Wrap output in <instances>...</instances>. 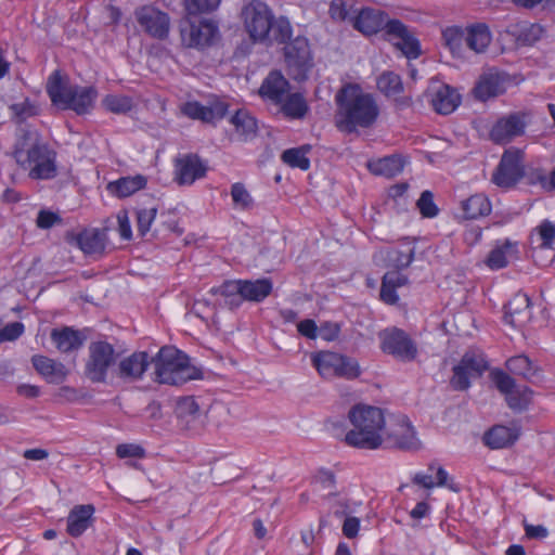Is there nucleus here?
<instances>
[{"mask_svg":"<svg viewBox=\"0 0 555 555\" xmlns=\"http://www.w3.org/2000/svg\"><path fill=\"white\" fill-rule=\"evenodd\" d=\"M335 125L346 133L372 128L380 114L375 96L356 83L344 86L335 95Z\"/></svg>","mask_w":555,"mask_h":555,"instance_id":"f257e3e1","label":"nucleus"},{"mask_svg":"<svg viewBox=\"0 0 555 555\" xmlns=\"http://www.w3.org/2000/svg\"><path fill=\"white\" fill-rule=\"evenodd\" d=\"M348 418L353 426L345 436L348 446L367 450L382 446L387 425L382 409L358 403L350 409Z\"/></svg>","mask_w":555,"mask_h":555,"instance_id":"f03ea898","label":"nucleus"},{"mask_svg":"<svg viewBox=\"0 0 555 555\" xmlns=\"http://www.w3.org/2000/svg\"><path fill=\"white\" fill-rule=\"evenodd\" d=\"M13 155L21 167L29 170L33 179H51L55 176L53 153L39 142L36 131L24 128L18 130Z\"/></svg>","mask_w":555,"mask_h":555,"instance_id":"7ed1b4c3","label":"nucleus"},{"mask_svg":"<svg viewBox=\"0 0 555 555\" xmlns=\"http://www.w3.org/2000/svg\"><path fill=\"white\" fill-rule=\"evenodd\" d=\"M47 92L53 104L70 108L77 114L88 113L96 98L93 87H78L64 81L59 72H54L48 79Z\"/></svg>","mask_w":555,"mask_h":555,"instance_id":"20e7f679","label":"nucleus"},{"mask_svg":"<svg viewBox=\"0 0 555 555\" xmlns=\"http://www.w3.org/2000/svg\"><path fill=\"white\" fill-rule=\"evenodd\" d=\"M157 377L176 375L184 380H196L206 378L201 366L194 359L175 346L162 347L156 356L152 358Z\"/></svg>","mask_w":555,"mask_h":555,"instance_id":"39448f33","label":"nucleus"},{"mask_svg":"<svg viewBox=\"0 0 555 555\" xmlns=\"http://www.w3.org/2000/svg\"><path fill=\"white\" fill-rule=\"evenodd\" d=\"M488 371L491 382H514L513 378L501 369L490 370L485 356L474 351L466 352L459 364L453 367L456 382L479 379L483 376V373Z\"/></svg>","mask_w":555,"mask_h":555,"instance_id":"423d86ee","label":"nucleus"},{"mask_svg":"<svg viewBox=\"0 0 555 555\" xmlns=\"http://www.w3.org/2000/svg\"><path fill=\"white\" fill-rule=\"evenodd\" d=\"M312 361L323 378L354 379L360 375V367L356 360L336 352H320L313 357Z\"/></svg>","mask_w":555,"mask_h":555,"instance_id":"0eeeda50","label":"nucleus"},{"mask_svg":"<svg viewBox=\"0 0 555 555\" xmlns=\"http://www.w3.org/2000/svg\"><path fill=\"white\" fill-rule=\"evenodd\" d=\"M378 339L382 351L399 361L411 362L418 354L416 343L398 327L383 330L378 333Z\"/></svg>","mask_w":555,"mask_h":555,"instance_id":"6e6552de","label":"nucleus"},{"mask_svg":"<svg viewBox=\"0 0 555 555\" xmlns=\"http://www.w3.org/2000/svg\"><path fill=\"white\" fill-rule=\"evenodd\" d=\"M210 405L194 396L179 397L175 404L177 425L181 430L198 431L204 423Z\"/></svg>","mask_w":555,"mask_h":555,"instance_id":"1a4fd4ad","label":"nucleus"},{"mask_svg":"<svg viewBox=\"0 0 555 555\" xmlns=\"http://www.w3.org/2000/svg\"><path fill=\"white\" fill-rule=\"evenodd\" d=\"M244 25L253 41H266L270 38L273 15L268 5L253 0L243 10Z\"/></svg>","mask_w":555,"mask_h":555,"instance_id":"9d476101","label":"nucleus"},{"mask_svg":"<svg viewBox=\"0 0 555 555\" xmlns=\"http://www.w3.org/2000/svg\"><path fill=\"white\" fill-rule=\"evenodd\" d=\"M285 62L288 73L295 80H304L307 78L312 67V57L309 42L305 37H296L284 48Z\"/></svg>","mask_w":555,"mask_h":555,"instance_id":"9b49d317","label":"nucleus"},{"mask_svg":"<svg viewBox=\"0 0 555 555\" xmlns=\"http://www.w3.org/2000/svg\"><path fill=\"white\" fill-rule=\"evenodd\" d=\"M115 362V348L105 340L90 343L88 347V359L86 362V374L92 380L105 378L107 370Z\"/></svg>","mask_w":555,"mask_h":555,"instance_id":"f8f14e48","label":"nucleus"},{"mask_svg":"<svg viewBox=\"0 0 555 555\" xmlns=\"http://www.w3.org/2000/svg\"><path fill=\"white\" fill-rule=\"evenodd\" d=\"M186 15L180 23L181 40L189 48H204L211 43L217 26L208 20H194Z\"/></svg>","mask_w":555,"mask_h":555,"instance_id":"ddd939ff","label":"nucleus"},{"mask_svg":"<svg viewBox=\"0 0 555 555\" xmlns=\"http://www.w3.org/2000/svg\"><path fill=\"white\" fill-rule=\"evenodd\" d=\"M524 175L522 152L518 149H509L504 152L492 181L500 188H512Z\"/></svg>","mask_w":555,"mask_h":555,"instance_id":"4468645a","label":"nucleus"},{"mask_svg":"<svg viewBox=\"0 0 555 555\" xmlns=\"http://www.w3.org/2000/svg\"><path fill=\"white\" fill-rule=\"evenodd\" d=\"M530 122V115L525 112L507 114L499 118L492 126L490 138L498 144H506L525 133Z\"/></svg>","mask_w":555,"mask_h":555,"instance_id":"2eb2a0df","label":"nucleus"},{"mask_svg":"<svg viewBox=\"0 0 555 555\" xmlns=\"http://www.w3.org/2000/svg\"><path fill=\"white\" fill-rule=\"evenodd\" d=\"M140 27L151 37L165 39L170 30L169 15L154 5H142L134 11Z\"/></svg>","mask_w":555,"mask_h":555,"instance_id":"dca6fc26","label":"nucleus"},{"mask_svg":"<svg viewBox=\"0 0 555 555\" xmlns=\"http://www.w3.org/2000/svg\"><path fill=\"white\" fill-rule=\"evenodd\" d=\"M388 424L389 427L386 433L395 447L411 452L418 451L422 448L416 430L405 415L391 416Z\"/></svg>","mask_w":555,"mask_h":555,"instance_id":"f3484780","label":"nucleus"},{"mask_svg":"<svg viewBox=\"0 0 555 555\" xmlns=\"http://www.w3.org/2000/svg\"><path fill=\"white\" fill-rule=\"evenodd\" d=\"M206 165L197 155L186 154L175 162V175L179 184H192L195 180L205 176Z\"/></svg>","mask_w":555,"mask_h":555,"instance_id":"a211bd4d","label":"nucleus"},{"mask_svg":"<svg viewBox=\"0 0 555 555\" xmlns=\"http://www.w3.org/2000/svg\"><path fill=\"white\" fill-rule=\"evenodd\" d=\"M93 504L75 505L67 515L66 532L73 538L81 537L94 522Z\"/></svg>","mask_w":555,"mask_h":555,"instance_id":"6ab92c4d","label":"nucleus"},{"mask_svg":"<svg viewBox=\"0 0 555 555\" xmlns=\"http://www.w3.org/2000/svg\"><path fill=\"white\" fill-rule=\"evenodd\" d=\"M228 106L225 103L217 101L210 105H202L201 103L186 102L182 105L181 111L184 115L192 119H198L204 122H216L224 117Z\"/></svg>","mask_w":555,"mask_h":555,"instance_id":"aec40b11","label":"nucleus"},{"mask_svg":"<svg viewBox=\"0 0 555 555\" xmlns=\"http://www.w3.org/2000/svg\"><path fill=\"white\" fill-rule=\"evenodd\" d=\"M505 397L507 405L514 411H522L531 402L533 391L527 384H494Z\"/></svg>","mask_w":555,"mask_h":555,"instance_id":"412c9836","label":"nucleus"},{"mask_svg":"<svg viewBox=\"0 0 555 555\" xmlns=\"http://www.w3.org/2000/svg\"><path fill=\"white\" fill-rule=\"evenodd\" d=\"M289 83L279 72H271L262 81L259 88V95L274 105L283 102V98L288 93Z\"/></svg>","mask_w":555,"mask_h":555,"instance_id":"4be33fe9","label":"nucleus"},{"mask_svg":"<svg viewBox=\"0 0 555 555\" xmlns=\"http://www.w3.org/2000/svg\"><path fill=\"white\" fill-rule=\"evenodd\" d=\"M518 257V245L511 240L496 241L490 250L486 264L491 270H499L506 267L512 260Z\"/></svg>","mask_w":555,"mask_h":555,"instance_id":"5701e85b","label":"nucleus"},{"mask_svg":"<svg viewBox=\"0 0 555 555\" xmlns=\"http://www.w3.org/2000/svg\"><path fill=\"white\" fill-rule=\"evenodd\" d=\"M530 318V299L526 294L515 295L505 306L504 320L512 326H522Z\"/></svg>","mask_w":555,"mask_h":555,"instance_id":"b1692460","label":"nucleus"},{"mask_svg":"<svg viewBox=\"0 0 555 555\" xmlns=\"http://www.w3.org/2000/svg\"><path fill=\"white\" fill-rule=\"evenodd\" d=\"M519 435L520 428L517 426L495 425L485 434L483 442L491 449H503L514 444Z\"/></svg>","mask_w":555,"mask_h":555,"instance_id":"393cba45","label":"nucleus"},{"mask_svg":"<svg viewBox=\"0 0 555 555\" xmlns=\"http://www.w3.org/2000/svg\"><path fill=\"white\" fill-rule=\"evenodd\" d=\"M505 90V78L499 73H488L480 77L474 92L476 98L486 101L490 98L498 96Z\"/></svg>","mask_w":555,"mask_h":555,"instance_id":"a878e982","label":"nucleus"},{"mask_svg":"<svg viewBox=\"0 0 555 555\" xmlns=\"http://www.w3.org/2000/svg\"><path fill=\"white\" fill-rule=\"evenodd\" d=\"M460 94L450 86L441 85L431 94V105L439 114H450L460 104Z\"/></svg>","mask_w":555,"mask_h":555,"instance_id":"bb28decb","label":"nucleus"},{"mask_svg":"<svg viewBox=\"0 0 555 555\" xmlns=\"http://www.w3.org/2000/svg\"><path fill=\"white\" fill-rule=\"evenodd\" d=\"M72 241L86 254V255H100L105 249V233L98 229L83 230Z\"/></svg>","mask_w":555,"mask_h":555,"instance_id":"cd10ccee","label":"nucleus"},{"mask_svg":"<svg viewBox=\"0 0 555 555\" xmlns=\"http://www.w3.org/2000/svg\"><path fill=\"white\" fill-rule=\"evenodd\" d=\"M151 361L147 352H134L119 362V375L122 378H141Z\"/></svg>","mask_w":555,"mask_h":555,"instance_id":"c85d7f7f","label":"nucleus"},{"mask_svg":"<svg viewBox=\"0 0 555 555\" xmlns=\"http://www.w3.org/2000/svg\"><path fill=\"white\" fill-rule=\"evenodd\" d=\"M147 179L143 175L121 177L107 184V191L119 197H128L146 186Z\"/></svg>","mask_w":555,"mask_h":555,"instance_id":"c756f323","label":"nucleus"},{"mask_svg":"<svg viewBox=\"0 0 555 555\" xmlns=\"http://www.w3.org/2000/svg\"><path fill=\"white\" fill-rule=\"evenodd\" d=\"M491 39L490 30L485 24H476L465 28V47L475 53L485 52Z\"/></svg>","mask_w":555,"mask_h":555,"instance_id":"7c9ffc66","label":"nucleus"},{"mask_svg":"<svg viewBox=\"0 0 555 555\" xmlns=\"http://www.w3.org/2000/svg\"><path fill=\"white\" fill-rule=\"evenodd\" d=\"M276 106H279V111L289 119H301L309 111L306 99L299 92H288L285 98H283V102L278 103Z\"/></svg>","mask_w":555,"mask_h":555,"instance_id":"2f4dec72","label":"nucleus"},{"mask_svg":"<svg viewBox=\"0 0 555 555\" xmlns=\"http://www.w3.org/2000/svg\"><path fill=\"white\" fill-rule=\"evenodd\" d=\"M51 339L61 352H70L81 347L83 340L78 331L64 326L62 328H53Z\"/></svg>","mask_w":555,"mask_h":555,"instance_id":"473e14b6","label":"nucleus"},{"mask_svg":"<svg viewBox=\"0 0 555 555\" xmlns=\"http://www.w3.org/2000/svg\"><path fill=\"white\" fill-rule=\"evenodd\" d=\"M386 15L375 9H363L360 11L354 27L363 34H375L384 28Z\"/></svg>","mask_w":555,"mask_h":555,"instance_id":"72a5a7b5","label":"nucleus"},{"mask_svg":"<svg viewBox=\"0 0 555 555\" xmlns=\"http://www.w3.org/2000/svg\"><path fill=\"white\" fill-rule=\"evenodd\" d=\"M463 216L466 219H477L488 216L491 212V203L489 198L481 193L474 194L461 202Z\"/></svg>","mask_w":555,"mask_h":555,"instance_id":"f704fd0d","label":"nucleus"},{"mask_svg":"<svg viewBox=\"0 0 555 555\" xmlns=\"http://www.w3.org/2000/svg\"><path fill=\"white\" fill-rule=\"evenodd\" d=\"M35 370L44 378H66L67 369L61 362L50 359L46 356L36 354L31 358Z\"/></svg>","mask_w":555,"mask_h":555,"instance_id":"c9c22d12","label":"nucleus"},{"mask_svg":"<svg viewBox=\"0 0 555 555\" xmlns=\"http://www.w3.org/2000/svg\"><path fill=\"white\" fill-rule=\"evenodd\" d=\"M272 291V283L268 279L256 281L242 280V298L249 301H262Z\"/></svg>","mask_w":555,"mask_h":555,"instance_id":"e433bc0d","label":"nucleus"},{"mask_svg":"<svg viewBox=\"0 0 555 555\" xmlns=\"http://www.w3.org/2000/svg\"><path fill=\"white\" fill-rule=\"evenodd\" d=\"M403 159L398 155H391L369 164L370 170L376 176L387 178L395 177L403 170Z\"/></svg>","mask_w":555,"mask_h":555,"instance_id":"4c0bfd02","label":"nucleus"},{"mask_svg":"<svg viewBox=\"0 0 555 555\" xmlns=\"http://www.w3.org/2000/svg\"><path fill=\"white\" fill-rule=\"evenodd\" d=\"M507 370L516 377L530 379L532 377H540L539 370L534 369L530 360L526 356H517L507 360Z\"/></svg>","mask_w":555,"mask_h":555,"instance_id":"58836bf2","label":"nucleus"},{"mask_svg":"<svg viewBox=\"0 0 555 555\" xmlns=\"http://www.w3.org/2000/svg\"><path fill=\"white\" fill-rule=\"evenodd\" d=\"M231 124L244 140L251 138L257 131V121L255 117L244 109L237 111L235 115L232 116Z\"/></svg>","mask_w":555,"mask_h":555,"instance_id":"ea45409f","label":"nucleus"},{"mask_svg":"<svg viewBox=\"0 0 555 555\" xmlns=\"http://www.w3.org/2000/svg\"><path fill=\"white\" fill-rule=\"evenodd\" d=\"M310 149V145L288 149L282 153V160L292 168L308 170L310 167V160L307 157V154Z\"/></svg>","mask_w":555,"mask_h":555,"instance_id":"a19ab883","label":"nucleus"},{"mask_svg":"<svg viewBox=\"0 0 555 555\" xmlns=\"http://www.w3.org/2000/svg\"><path fill=\"white\" fill-rule=\"evenodd\" d=\"M444 44L450 49L451 53L462 56L465 48V29L461 27H448L442 33Z\"/></svg>","mask_w":555,"mask_h":555,"instance_id":"79ce46f5","label":"nucleus"},{"mask_svg":"<svg viewBox=\"0 0 555 555\" xmlns=\"http://www.w3.org/2000/svg\"><path fill=\"white\" fill-rule=\"evenodd\" d=\"M377 88L386 96H397L403 91V85L399 75L392 72H384L377 79Z\"/></svg>","mask_w":555,"mask_h":555,"instance_id":"37998d69","label":"nucleus"},{"mask_svg":"<svg viewBox=\"0 0 555 555\" xmlns=\"http://www.w3.org/2000/svg\"><path fill=\"white\" fill-rule=\"evenodd\" d=\"M54 396L57 402H82L90 398V393L86 387H75L67 384L62 385Z\"/></svg>","mask_w":555,"mask_h":555,"instance_id":"c03bdc74","label":"nucleus"},{"mask_svg":"<svg viewBox=\"0 0 555 555\" xmlns=\"http://www.w3.org/2000/svg\"><path fill=\"white\" fill-rule=\"evenodd\" d=\"M105 109L114 114H126L133 107V100L122 94H108L102 100Z\"/></svg>","mask_w":555,"mask_h":555,"instance_id":"a18cd8bd","label":"nucleus"},{"mask_svg":"<svg viewBox=\"0 0 555 555\" xmlns=\"http://www.w3.org/2000/svg\"><path fill=\"white\" fill-rule=\"evenodd\" d=\"M292 36V26L286 18L272 20V27L270 29V38L268 41H276L279 43L286 42Z\"/></svg>","mask_w":555,"mask_h":555,"instance_id":"49530a36","label":"nucleus"},{"mask_svg":"<svg viewBox=\"0 0 555 555\" xmlns=\"http://www.w3.org/2000/svg\"><path fill=\"white\" fill-rule=\"evenodd\" d=\"M221 0H185L184 7L186 15L196 16L201 13H207L215 10Z\"/></svg>","mask_w":555,"mask_h":555,"instance_id":"de8ad7c7","label":"nucleus"},{"mask_svg":"<svg viewBox=\"0 0 555 555\" xmlns=\"http://www.w3.org/2000/svg\"><path fill=\"white\" fill-rule=\"evenodd\" d=\"M231 196L234 205L241 209H248L253 206V198L242 183L232 185Z\"/></svg>","mask_w":555,"mask_h":555,"instance_id":"09e8293b","label":"nucleus"},{"mask_svg":"<svg viewBox=\"0 0 555 555\" xmlns=\"http://www.w3.org/2000/svg\"><path fill=\"white\" fill-rule=\"evenodd\" d=\"M157 215L155 207L140 209L137 212L138 232L144 236L150 230Z\"/></svg>","mask_w":555,"mask_h":555,"instance_id":"8fccbe9b","label":"nucleus"},{"mask_svg":"<svg viewBox=\"0 0 555 555\" xmlns=\"http://www.w3.org/2000/svg\"><path fill=\"white\" fill-rule=\"evenodd\" d=\"M416 205L420 212L425 218H434L438 215V208L434 202V195L430 191H424Z\"/></svg>","mask_w":555,"mask_h":555,"instance_id":"3c124183","label":"nucleus"},{"mask_svg":"<svg viewBox=\"0 0 555 555\" xmlns=\"http://www.w3.org/2000/svg\"><path fill=\"white\" fill-rule=\"evenodd\" d=\"M116 455L119 459L134 457L143 459L146 452L143 447L135 443H121L116 447Z\"/></svg>","mask_w":555,"mask_h":555,"instance_id":"603ef678","label":"nucleus"},{"mask_svg":"<svg viewBox=\"0 0 555 555\" xmlns=\"http://www.w3.org/2000/svg\"><path fill=\"white\" fill-rule=\"evenodd\" d=\"M537 232L541 238V247L548 248L553 244V240L555 238V224L548 220H543L539 227H537Z\"/></svg>","mask_w":555,"mask_h":555,"instance_id":"864d4df0","label":"nucleus"},{"mask_svg":"<svg viewBox=\"0 0 555 555\" xmlns=\"http://www.w3.org/2000/svg\"><path fill=\"white\" fill-rule=\"evenodd\" d=\"M396 47L400 49L408 57H417L420 53L418 41L409 33L402 37L396 43Z\"/></svg>","mask_w":555,"mask_h":555,"instance_id":"5fc2aeb1","label":"nucleus"},{"mask_svg":"<svg viewBox=\"0 0 555 555\" xmlns=\"http://www.w3.org/2000/svg\"><path fill=\"white\" fill-rule=\"evenodd\" d=\"M414 250L412 248H409L406 251L391 250L388 253L389 261L399 269L408 267L412 262Z\"/></svg>","mask_w":555,"mask_h":555,"instance_id":"6e6d98bb","label":"nucleus"},{"mask_svg":"<svg viewBox=\"0 0 555 555\" xmlns=\"http://www.w3.org/2000/svg\"><path fill=\"white\" fill-rule=\"evenodd\" d=\"M384 27L386 28L387 35H389L392 39L400 40L402 37L410 33L406 26L399 20H387L386 17Z\"/></svg>","mask_w":555,"mask_h":555,"instance_id":"4d7b16f0","label":"nucleus"},{"mask_svg":"<svg viewBox=\"0 0 555 555\" xmlns=\"http://www.w3.org/2000/svg\"><path fill=\"white\" fill-rule=\"evenodd\" d=\"M522 526L525 537L529 540H544L548 537V529L543 525H532L525 519Z\"/></svg>","mask_w":555,"mask_h":555,"instance_id":"13d9d810","label":"nucleus"},{"mask_svg":"<svg viewBox=\"0 0 555 555\" xmlns=\"http://www.w3.org/2000/svg\"><path fill=\"white\" fill-rule=\"evenodd\" d=\"M24 332V324L21 322H12L0 330V339L2 341H12L17 339Z\"/></svg>","mask_w":555,"mask_h":555,"instance_id":"bf43d9fd","label":"nucleus"},{"mask_svg":"<svg viewBox=\"0 0 555 555\" xmlns=\"http://www.w3.org/2000/svg\"><path fill=\"white\" fill-rule=\"evenodd\" d=\"M214 292L224 297H232L234 295H240L242 297V280L228 281L218 288H215Z\"/></svg>","mask_w":555,"mask_h":555,"instance_id":"052dcab7","label":"nucleus"},{"mask_svg":"<svg viewBox=\"0 0 555 555\" xmlns=\"http://www.w3.org/2000/svg\"><path fill=\"white\" fill-rule=\"evenodd\" d=\"M59 222H61L59 215L49 210H40L36 220L37 227L40 229H50Z\"/></svg>","mask_w":555,"mask_h":555,"instance_id":"680f3d73","label":"nucleus"},{"mask_svg":"<svg viewBox=\"0 0 555 555\" xmlns=\"http://www.w3.org/2000/svg\"><path fill=\"white\" fill-rule=\"evenodd\" d=\"M360 529V519L358 517H346L343 525V533L348 539H353L358 535Z\"/></svg>","mask_w":555,"mask_h":555,"instance_id":"e2e57ef3","label":"nucleus"},{"mask_svg":"<svg viewBox=\"0 0 555 555\" xmlns=\"http://www.w3.org/2000/svg\"><path fill=\"white\" fill-rule=\"evenodd\" d=\"M542 28L539 25H528L521 29V41L531 44L541 36Z\"/></svg>","mask_w":555,"mask_h":555,"instance_id":"0e129e2a","label":"nucleus"},{"mask_svg":"<svg viewBox=\"0 0 555 555\" xmlns=\"http://www.w3.org/2000/svg\"><path fill=\"white\" fill-rule=\"evenodd\" d=\"M297 330L302 336L310 338V339H314L318 334V326H317L315 322L311 319H306L304 321H300L297 324Z\"/></svg>","mask_w":555,"mask_h":555,"instance_id":"69168bd1","label":"nucleus"},{"mask_svg":"<svg viewBox=\"0 0 555 555\" xmlns=\"http://www.w3.org/2000/svg\"><path fill=\"white\" fill-rule=\"evenodd\" d=\"M16 393L27 399H35L42 395L40 387L34 384H18Z\"/></svg>","mask_w":555,"mask_h":555,"instance_id":"338daca9","label":"nucleus"},{"mask_svg":"<svg viewBox=\"0 0 555 555\" xmlns=\"http://www.w3.org/2000/svg\"><path fill=\"white\" fill-rule=\"evenodd\" d=\"M315 481L319 482L323 489L332 490L335 487V475L328 469H320L315 475Z\"/></svg>","mask_w":555,"mask_h":555,"instance_id":"774afa93","label":"nucleus"}]
</instances>
